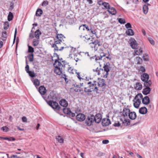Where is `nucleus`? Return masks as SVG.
<instances>
[{
	"mask_svg": "<svg viewBox=\"0 0 158 158\" xmlns=\"http://www.w3.org/2000/svg\"><path fill=\"white\" fill-rule=\"evenodd\" d=\"M54 65L55 67L54 72L57 75H60L65 69V68L67 67L68 71L70 73L72 71V69L68 65L65 61L61 60H55Z\"/></svg>",
	"mask_w": 158,
	"mask_h": 158,
	"instance_id": "1",
	"label": "nucleus"
},
{
	"mask_svg": "<svg viewBox=\"0 0 158 158\" xmlns=\"http://www.w3.org/2000/svg\"><path fill=\"white\" fill-rule=\"evenodd\" d=\"M97 82L93 81L92 82H88L86 80L84 82L80 83L79 85H77L76 86L80 88L81 87L84 86V91L85 92L89 94V93L93 91H97L98 87L97 85Z\"/></svg>",
	"mask_w": 158,
	"mask_h": 158,
	"instance_id": "2",
	"label": "nucleus"
},
{
	"mask_svg": "<svg viewBox=\"0 0 158 158\" xmlns=\"http://www.w3.org/2000/svg\"><path fill=\"white\" fill-rule=\"evenodd\" d=\"M65 38L64 36L61 34H58L56 36V38L54 39V42L52 44H50L51 47L54 48L55 51H62L64 48V47H60L61 44L62 43V40Z\"/></svg>",
	"mask_w": 158,
	"mask_h": 158,
	"instance_id": "3",
	"label": "nucleus"
},
{
	"mask_svg": "<svg viewBox=\"0 0 158 158\" xmlns=\"http://www.w3.org/2000/svg\"><path fill=\"white\" fill-rule=\"evenodd\" d=\"M110 68L109 63H107L103 67L104 69H100L99 72L98 73V74L99 75L102 73V76H103L104 78H107L108 74V72L110 70Z\"/></svg>",
	"mask_w": 158,
	"mask_h": 158,
	"instance_id": "4",
	"label": "nucleus"
},
{
	"mask_svg": "<svg viewBox=\"0 0 158 158\" xmlns=\"http://www.w3.org/2000/svg\"><path fill=\"white\" fill-rule=\"evenodd\" d=\"M143 98V95L141 93L138 94L135 97L133 100L134 106L136 108H138L141 103V100Z\"/></svg>",
	"mask_w": 158,
	"mask_h": 158,
	"instance_id": "5",
	"label": "nucleus"
},
{
	"mask_svg": "<svg viewBox=\"0 0 158 158\" xmlns=\"http://www.w3.org/2000/svg\"><path fill=\"white\" fill-rule=\"evenodd\" d=\"M48 104L51 106L53 109H56L57 110H59L60 107L58 104L56 102L50 100L47 102Z\"/></svg>",
	"mask_w": 158,
	"mask_h": 158,
	"instance_id": "6",
	"label": "nucleus"
},
{
	"mask_svg": "<svg viewBox=\"0 0 158 158\" xmlns=\"http://www.w3.org/2000/svg\"><path fill=\"white\" fill-rule=\"evenodd\" d=\"M68 48H69V49L70 50V52L71 54L69 55V57H71L72 58V55L73 54L74 55V60H75V61L77 62L79 60V59L77 57V56L75 55L73 53V52H74L76 51V48L73 47H68Z\"/></svg>",
	"mask_w": 158,
	"mask_h": 158,
	"instance_id": "7",
	"label": "nucleus"
},
{
	"mask_svg": "<svg viewBox=\"0 0 158 158\" xmlns=\"http://www.w3.org/2000/svg\"><path fill=\"white\" fill-rule=\"evenodd\" d=\"M94 121V116H92L90 117H88L85 120V123L87 126H90Z\"/></svg>",
	"mask_w": 158,
	"mask_h": 158,
	"instance_id": "8",
	"label": "nucleus"
},
{
	"mask_svg": "<svg viewBox=\"0 0 158 158\" xmlns=\"http://www.w3.org/2000/svg\"><path fill=\"white\" fill-rule=\"evenodd\" d=\"M102 118L101 115L100 114H97L94 117V121L95 123H99L101 122Z\"/></svg>",
	"mask_w": 158,
	"mask_h": 158,
	"instance_id": "9",
	"label": "nucleus"
},
{
	"mask_svg": "<svg viewBox=\"0 0 158 158\" xmlns=\"http://www.w3.org/2000/svg\"><path fill=\"white\" fill-rule=\"evenodd\" d=\"M130 45L131 47L133 49H135L137 46L138 44L135 39H132L131 41Z\"/></svg>",
	"mask_w": 158,
	"mask_h": 158,
	"instance_id": "10",
	"label": "nucleus"
},
{
	"mask_svg": "<svg viewBox=\"0 0 158 158\" xmlns=\"http://www.w3.org/2000/svg\"><path fill=\"white\" fill-rule=\"evenodd\" d=\"M85 118V115L82 114H79L76 116L77 119L80 121H84Z\"/></svg>",
	"mask_w": 158,
	"mask_h": 158,
	"instance_id": "11",
	"label": "nucleus"
},
{
	"mask_svg": "<svg viewBox=\"0 0 158 158\" xmlns=\"http://www.w3.org/2000/svg\"><path fill=\"white\" fill-rule=\"evenodd\" d=\"M99 44V43L98 42V41L96 40L94 41V42H92V43H89V45L92 48H94L95 50H96L97 49H96L95 47L97 45L98 46L99 45V44Z\"/></svg>",
	"mask_w": 158,
	"mask_h": 158,
	"instance_id": "12",
	"label": "nucleus"
},
{
	"mask_svg": "<svg viewBox=\"0 0 158 158\" xmlns=\"http://www.w3.org/2000/svg\"><path fill=\"white\" fill-rule=\"evenodd\" d=\"M46 91L45 88L44 86H41L39 88V91L41 95L45 94L46 92Z\"/></svg>",
	"mask_w": 158,
	"mask_h": 158,
	"instance_id": "13",
	"label": "nucleus"
},
{
	"mask_svg": "<svg viewBox=\"0 0 158 158\" xmlns=\"http://www.w3.org/2000/svg\"><path fill=\"white\" fill-rule=\"evenodd\" d=\"M111 123L110 120L108 118H104L102 121V125L107 126L109 125Z\"/></svg>",
	"mask_w": 158,
	"mask_h": 158,
	"instance_id": "14",
	"label": "nucleus"
},
{
	"mask_svg": "<svg viewBox=\"0 0 158 158\" xmlns=\"http://www.w3.org/2000/svg\"><path fill=\"white\" fill-rule=\"evenodd\" d=\"M97 86L99 87H102L105 86V82L104 79H101L99 80L98 82H97Z\"/></svg>",
	"mask_w": 158,
	"mask_h": 158,
	"instance_id": "15",
	"label": "nucleus"
},
{
	"mask_svg": "<svg viewBox=\"0 0 158 158\" xmlns=\"http://www.w3.org/2000/svg\"><path fill=\"white\" fill-rule=\"evenodd\" d=\"M142 88V85L141 83L137 82L134 86V89L137 90H141Z\"/></svg>",
	"mask_w": 158,
	"mask_h": 158,
	"instance_id": "16",
	"label": "nucleus"
},
{
	"mask_svg": "<svg viewBox=\"0 0 158 158\" xmlns=\"http://www.w3.org/2000/svg\"><path fill=\"white\" fill-rule=\"evenodd\" d=\"M128 116L129 118L132 120L135 119L137 117L136 113L134 111L130 112Z\"/></svg>",
	"mask_w": 158,
	"mask_h": 158,
	"instance_id": "17",
	"label": "nucleus"
},
{
	"mask_svg": "<svg viewBox=\"0 0 158 158\" xmlns=\"http://www.w3.org/2000/svg\"><path fill=\"white\" fill-rule=\"evenodd\" d=\"M59 103L61 106L64 107H66L68 105L67 101L64 99H61Z\"/></svg>",
	"mask_w": 158,
	"mask_h": 158,
	"instance_id": "18",
	"label": "nucleus"
},
{
	"mask_svg": "<svg viewBox=\"0 0 158 158\" xmlns=\"http://www.w3.org/2000/svg\"><path fill=\"white\" fill-rule=\"evenodd\" d=\"M121 121L122 122L123 125L124 126H127L130 124V120L129 119H124L122 118L120 119Z\"/></svg>",
	"mask_w": 158,
	"mask_h": 158,
	"instance_id": "19",
	"label": "nucleus"
},
{
	"mask_svg": "<svg viewBox=\"0 0 158 158\" xmlns=\"http://www.w3.org/2000/svg\"><path fill=\"white\" fill-rule=\"evenodd\" d=\"M149 79L148 75L146 73H144L141 75V79L143 81H146Z\"/></svg>",
	"mask_w": 158,
	"mask_h": 158,
	"instance_id": "20",
	"label": "nucleus"
},
{
	"mask_svg": "<svg viewBox=\"0 0 158 158\" xmlns=\"http://www.w3.org/2000/svg\"><path fill=\"white\" fill-rule=\"evenodd\" d=\"M142 103L145 105L148 104L150 102V99L149 97L148 96H145L143 98H142Z\"/></svg>",
	"mask_w": 158,
	"mask_h": 158,
	"instance_id": "21",
	"label": "nucleus"
},
{
	"mask_svg": "<svg viewBox=\"0 0 158 158\" xmlns=\"http://www.w3.org/2000/svg\"><path fill=\"white\" fill-rule=\"evenodd\" d=\"M130 110L128 108L126 107L124 108L123 111V114L124 116H127L130 113Z\"/></svg>",
	"mask_w": 158,
	"mask_h": 158,
	"instance_id": "22",
	"label": "nucleus"
},
{
	"mask_svg": "<svg viewBox=\"0 0 158 158\" xmlns=\"http://www.w3.org/2000/svg\"><path fill=\"white\" fill-rule=\"evenodd\" d=\"M139 113L142 114H146L147 112V109L145 107H143L140 108L139 110Z\"/></svg>",
	"mask_w": 158,
	"mask_h": 158,
	"instance_id": "23",
	"label": "nucleus"
},
{
	"mask_svg": "<svg viewBox=\"0 0 158 158\" xmlns=\"http://www.w3.org/2000/svg\"><path fill=\"white\" fill-rule=\"evenodd\" d=\"M108 11L112 15H115L116 13V10L113 7H110L108 10Z\"/></svg>",
	"mask_w": 158,
	"mask_h": 158,
	"instance_id": "24",
	"label": "nucleus"
},
{
	"mask_svg": "<svg viewBox=\"0 0 158 158\" xmlns=\"http://www.w3.org/2000/svg\"><path fill=\"white\" fill-rule=\"evenodd\" d=\"M135 52L136 55H140L142 53L143 50L141 48L138 47L135 50Z\"/></svg>",
	"mask_w": 158,
	"mask_h": 158,
	"instance_id": "25",
	"label": "nucleus"
},
{
	"mask_svg": "<svg viewBox=\"0 0 158 158\" xmlns=\"http://www.w3.org/2000/svg\"><path fill=\"white\" fill-rule=\"evenodd\" d=\"M41 34L40 31L38 29L35 32L34 36L37 39H39L40 35Z\"/></svg>",
	"mask_w": 158,
	"mask_h": 158,
	"instance_id": "26",
	"label": "nucleus"
},
{
	"mask_svg": "<svg viewBox=\"0 0 158 158\" xmlns=\"http://www.w3.org/2000/svg\"><path fill=\"white\" fill-rule=\"evenodd\" d=\"M151 91V89L149 87H146L143 90V93L144 94L147 95L149 94Z\"/></svg>",
	"mask_w": 158,
	"mask_h": 158,
	"instance_id": "27",
	"label": "nucleus"
},
{
	"mask_svg": "<svg viewBox=\"0 0 158 158\" xmlns=\"http://www.w3.org/2000/svg\"><path fill=\"white\" fill-rule=\"evenodd\" d=\"M126 34L128 35H133L134 34V32L133 30L131 29H128L126 31Z\"/></svg>",
	"mask_w": 158,
	"mask_h": 158,
	"instance_id": "28",
	"label": "nucleus"
},
{
	"mask_svg": "<svg viewBox=\"0 0 158 158\" xmlns=\"http://www.w3.org/2000/svg\"><path fill=\"white\" fill-rule=\"evenodd\" d=\"M34 85L35 86H39L40 85V81L37 79H35L34 80H32Z\"/></svg>",
	"mask_w": 158,
	"mask_h": 158,
	"instance_id": "29",
	"label": "nucleus"
},
{
	"mask_svg": "<svg viewBox=\"0 0 158 158\" xmlns=\"http://www.w3.org/2000/svg\"><path fill=\"white\" fill-rule=\"evenodd\" d=\"M75 74L77 75V76L78 78L80 80V81H81V82H84L86 80L81 77L80 76V73L79 72L77 71Z\"/></svg>",
	"mask_w": 158,
	"mask_h": 158,
	"instance_id": "30",
	"label": "nucleus"
},
{
	"mask_svg": "<svg viewBox=\"0 0 158 158\" xmlns=\"http://www.w3.org/2000/svg\"><path fill=\"white\" fill-rule=\"evenodd\" d=\"M143 12L145 14H147L148 12V5L146 4H144L143 6Z\"/></svg>",
	"mask_w": 158,
	"mask_h": 158,
	"instance_id": "31",
	"label": "nucleus"
},
{
	"mask_svg": "<svg viewBox=\"0 0 158 158\" xmlns=\"http://www.w3.org/2000/svg\"><path fill=\"white\" fill-rule=\"evenodd\" d=\"M63 111L65 114L70 115L71 111L69 108H64Z\"/></svg>",
	"mask_w": 158,
	"mask_h": 158,
	"instance_id": "32",
	"label": "nucleus"
},
{
	"mask_svg": "<svg viewBox=\"0 0 158 158\" xmlns=\"http://www.w3.org/2000/svg\"><path fill=\"white\" fill-rule=\"evenodd\" d=\"M0 138L9 141H15V138L13 137H10V138L0 137Z\"/></svg>",
	"mask_w": 158,
	"mask_h": 158,
	"instance_id": "33",
	"label": "nucleus"
},
{
	"mask_svg": "<svg viewBox=\"0 0 158 158\" xmlns=\"http://www.w3.org/2000/svg\"><path fill=\"white\" fill-rule=\"evenodd\" d=\"M42 13V10L40 9H38L36 12V15L37 16H40Z\"/></svg>",
	"mask_w": 158,
	"mask_h": 158,
	"instance_id": "34",
	"label": "nucleus"
},
{
	"mask_svg": "<svg viewBox=\"0 0 158 158\" xmlns=\"http://www.w3.org/2000/svg\"><path fill=\"white\" fill-rule=\"evenodd\" d=\"M135 61L138 64H141L143 61L142 59L139 57H137L136 58Z\"/></svg>",
	"mask_w": 158,
	"mask_h": 158,
	"instance_id": "35",
	"label": "nucleus"
},
{
	"mask_svg": "<svg viewBox=\"0 0 158 158\" xmlns=\"http://www.w3.org/2000/svg\"><path fill=\"white\" fill-rule=\"evenodd\" d=\"M106 56V54H105L104 53H102V54H101L99 56H95V60H99L100 59H101V58L104 56Z\"/></svg>",
	"mask_w": 158,
	"mask_h": 158,
	"instance_id": "36",
	"label": "nucleus"
},
{
	"mask_svg": "<svg viewBox=\"0 0 158 158\" xmlns=\"http://www.w3.org/2000/svg\"><path fill=\"white\" fill-rule=\"evenodd\" d=\"M144 85L146 87H149L152 84L151 81L149 80L147 81H144Z\"/></svg>",
	"mask_w": 158,
	"mask_h": 158,
	"instance_id": "37",
	"label": "nucleus"
},
{
	"mask_svg": "<svg viewBox=\"0 0 158 158\" xmlns=\"http://www.w3.org/2000/svg\"><path fill=\"white\" fill-rule=\"evenodd\" d=\"M39 44V40L36 39H34L32 42V45L34 46H36Z\"/></svg>",
	"mask_w": 158,
	"mask_h": 158,
	"instance_id": "38",
	"label": "nucleus"
},
{
	"mask_svg": "<svg viewBox=\"0 0 158 158\" xmlns=\"http://www.w3.org/2000/svg\"><path fill=\"white\" fill-rule=\"evenodd\" d=\"M56 139L60 143H62L63 142V139L60 136H56Z\"/></svg>",
	"mask_w": 158,
	"mask_h": 158,
	"instance_id": "39",
	"label": "nucleus"
},
{
	"mask_svg": "<svg viewBox=\"0 0 158 158\" xmlns=\"http://www.w3.org/2000/svg\"><path fill=\"white\" fill-rule=\"evenodd\" d=\"M13 17V16L12 13L10 12L8 16V20L9 21H10L12 19Z\"/></svg>",
	"mask_w": 158,
	"mask_h": 158,
	"instance_id": "40",
	"label": "nucleus"
},
{
	"mask_svg": "<svg viewBox=\"0 0 158 158\" xmlns=\"http://www.w3.org/2000/svg\"><path fill=\"white\" fill-rule=\"evenodd\" d=\"M102 5L104 6L106 9H108L110 7L109 4L106 2H102Z\"/></svg>",
	"mask_w": 158,
	"mask_h": 158,
	"instance_id": "41",
	"label": "nucleus"
},
{
	"mask_svg": "<svg viewBox=\"0 0 158 158\" xmlns=\"http://www.w3.org/2000/svg\"><path fill=\"white\" fill-rule=\"evenodd\" d=\"M27 73H28L29 76L31 77H35L36 75V74L33 71H29Z\"/></svg>",
	"mask_w": 158,
	"mask_h": 158,
	"instance_id": "42",
	"label": "nucleus"
},
{
	"mask_svg": "<svg viewBox=\"0 0 158 158\" xmlns=\"http://www.w3.org/2000/svg\"><path fill=\"white\" fill-rule=\"evenodd\" d=\"M9 26V23L8 22H6L4 24V29L7 30L8 29Z\"/></svg>",
	"mask_w": 158,
	"mask_h": 158,
	"instance_id": "43",
	"label": "nucleus"
},
{
	"mask_svg": "<svg viewBox=\"0 0 158 158\" xmlns=\"http://www.w3.org/2000/svg\"><path fill=\"white\" fill-rule=\"evenodd\" d=\"M118 22L121 24H124L126 23L125 19H123L119 18L118 19Z\"/></svg>",
	"mask_w": 158,
	"mask_h": 158,
	"instance_id": "44",
	"label": "nucleus"
},
{
	"mask_svg": "<svg viewBox=\"0 0 158 158\" xmlns=\"http://www.w3.org/2000/svg\"><path fill=\"white\" fill-rule=\"evenodd\" d=\"M1 129L3 131L6 132L9 131V128L7 127H3L1 128Z\"/></svg>",
	"mask_w": 158,
	"mask_h": 158,
	"instance_id": "45",
	"label": "nucleus"
},
{
	"mask_svg": "<svg viewBox=\"0 0 158 158\" xmlns=\"http://www.w3.org/2000/svg\"><path fill=\"white\" fill-rule=\"evenodd\" d=\"M28 52H29L33 53L34 52V50L33 48L32 47L28 46Z\"/></svg>",
	"mask_w": 158,
	"mask_h": 158,
	"instance_id": "46",
	"label": "nucleus"
},
{
	"mask_svg": "<svg viewBox=\"0 0 158 158\" xmlns=\"http://www.w3.org/2000/svg\"><path fill=\"white\" fill-rule=\"evenodd\" d=\"M148 40L150 43L152 45H154L155 44V42L154 40L151 38H148Z\"/></svg>",
	"mask_w": 158,
	"mask_h": 158,
	"instance_id": "47",
	"label": "nucleus"
},
{
	"mask_svg": "<svg viewBox=\"0 0 158 158\" xmlns=\"http://www.w3.org/2000/svg\"><path fill=\"white\" fill-rule=\"evenodd\" d=\"M143 60L145 61H148L149 60L148 55L146 54L143 55Z\"/></svg>",
	"mask_w": 158,
	"mask_h": 158,
	"instance_id": "48",
	"label": "nucleus"
},
{
	"mask_svg": "<svg viewBox=\"0 0 158 158\" xmlns=\"http://www.w3.org/2000/svg\"><path fill=\"white\" fill-rule=\"evenodd\" d=\"M48 4V2L47 1H45L43 2L42 5L43 6H46Z\"/></svg>",
	"mask_w": 158,
	"mask_h": 158,
	"instance_id": "49",
	"label": "nucleus"
},
{
	"mask_svg": "<svg viewBox=\"0 0 158 158\" xmlns=\"http://www.w3.org/2000/svg\"><path fill=\"white\" fill-rule=\"evenodd\" d=\"M2 37L3 38H7V34L6 31H4L2 33Z\"/></svg>",
	"mask_w": 158,
	"mask_h": 158,
	"instance_id": "50",
	"label": "nucleus"
},
{
	"mask_svg": "<svg viewBox=\"0 0 158 158\" xmlns=\"http://www.w3.org/2000/svg\"><path fill=\"white\" fill-rule=\"evenodd\" d=\"M26 65L25 67V70L26 71L27 73L29 71H30L29 70V66L27 64V62H26Z\"/></svg>",
	"mask_w": 158,
	"mask_h": 158,
	"instance_id": "51",
	"label": "nucleus"
},
{
	"mask_svg": "<svg viewBox=\"0 0 158 158\" xmlns=\"http://www.w3.org/2000/svg\"><path fill=\"white\" fill-rule=\"evenodd\" d=\"M29 60L31 62L33 61V55L32 54L31 55L29 56H28Z\"/></svg>",
	"mask_w": 158,
	"mask_h": 158,
	"instance_id": "52",
	"label": "nucleus"
},
{
	"mask_svg": "<svg viewBox=\"0 0 158 158\" xmlns=\"http://www.w3.org/2000/svg\"><path fill=\"white\" fill-rule=\"evenodd\" d=\"M139 71H141L142 72H144L145 71V68L142 66H141L140 67Z\"/></svg>",
	"mask_w": 158,
	"mask_h": 158,
	"instance_id": "53",
	"label": "nucleus"
},
{
	"mask_svg": "<svg viewBox=\"0 0 158 158\" xmlns=\"http://www.w3.org/2000/svg\"><path fill=\"white\" fill-rule=\"evenodd\" d=\"M85 24H83L81 25L79 27V29L80 30H84L85 29Z\"/></svg>",
	"mask_w": 158,
	"mask_h": 158,
	"instance_id": "54",
	"label": "nucleus"
},
{
	"mask_svg": "<svg viewBox=\"0 0 158 158\" xmlns=\"http://www.w3.org/2000/svg\"><path fill=\"white\" fill-rule=\"evenodd\" d=\"M83 37L85 38V39L84 40L86 42H87V41H88L90 39V38L88 37V36L87 35L85 36H83Z\"/></svg>",
	"mask_w": 158,
	"mask_h": 158,
	"instance_id": "55",
	"label": "nucleus"
},
{
	"mask_svg": "<svg viewBox=\"0 0 158 158\" xmlns=\"http://www.w3.org/2000/svg\"><path fill=\"white\" fill-rule=\"evenodd\" d=\"M125 27L127 28H131V26L130 23H127L125 25Z\"/></svg>",
	"mask_w": 158,
	"mask_h": 158,
	"instance_id": "56",
	"label": "nucleus"
},
{
	"mask_svg": "<svg viewBox=\"0 0 158 158\" xmlns=\"http://www.w3.org/2000/svg\"><path fill=\"white\" fill-rule=\"evenodd\" d=\"M109 141L108 140H104L102 141V143L104 144H106L109 143Z\"/></svg>",
	"mask_w": 158,
	"mask_h": 158,
	"instance_id": "57",
	"label": "nucleus"
},
{
	"mask_svg": "<svg viewBox=\"0 0 158 158\" xmlns=\"http://www.w3.org/2000/svg\"><path fill=\"white\" fill-rule=\"evenodd\" d=\"M22 121L23 122H27V118L26 117H23L22 118Z\"/></svg>",
	"mask_w": 158,
	"mask_h": 158,
	"instance_id": "58",
	"label": "nucleus"
},
{
	"mask_svg": "<svg viewBox=\"0 0 158 158\" xmlns=\"http://www.w3.org/2000/svg\"><path fill=\"white\" fill-rule=\"evenodd\" d=\"M77 71V70L76 69H72V71L70 73L73 74H74L75 73H76Z\"/></svg>",
	"mask_w": 158,
	"mask_h": 158,
	"instance_id": "59",
	"label": "nucleus"
},
{
	"mask_svg": "<svg viewBox=\"0 0 158 158\" xmlns=\"http://www.w3.org/2000/svg\"><path fill=\"white\" fill-rule=\"evenodd\" d=\"M120 125V124L119 123V122H118L117 123H115L114 124V126L115 127H119Z\"/></svg>",
	"mask_w": 158,
	"mask_h": 158,
	"instance_id": "60",
	"label": "nucleus"
},
{
	"mask_svg": "<svg viewBox=\"0 0 158 158\" xmlns=\"http://www.w3.org/2000/svg\"><path fill=\"white\" fill-rule=\"evenodd\" d=\"M14 8V3L13 2H11L10 3V9L12 10Z\"/></svg>",
	"mask_w": 158,
	"mask_h": 158,
	"instance_id": "61",
	"label": "nucleus"
},
{
	"mask_svg": "<svg viewBox=\"0 0 158 158\" xmlns=\"http://www.w3.org/2000/svg\"><path fill=\"white\" fill-rule=\"evenodd\" d=\"M16 33H17V31H16V28L15 30V31L14 35V42H15V40Z\"/></svg>",
	"mask_w": 158,
	"mask_h": 158,
	"instance_id": "62",
	"label": "nucleus"
},
{
	"mask_svg": "<svg viewBox=\"0 0 158 158\" xmlns=\"http://www.w3.org/2000/svg\"><path fill=\"white\" fill-rule=\"evenodd\" d=\"M90 31L93 34H95L96 33L95 31L91 29H90Z\"/></svg>",
	"mask_w": 158,
	"mask_h": 158,
	"instance_id": "63",
	"label": "nucleus"
},
{
	"mask_svg": "<svg viewBox=\"0 0 158 158\" xmlns=\"http://www.w3.org/2000/svg\"><path fill=\"white\" fill-rule=\"evenodd\" d=\"M11 158H19L17 156L13 155L11 156Z\"/></svg>",
	"mask_w": 158,
	"mask_h": 158,
	"instance_id": "64",
	"label": "nucleus"
}]
</instances>
